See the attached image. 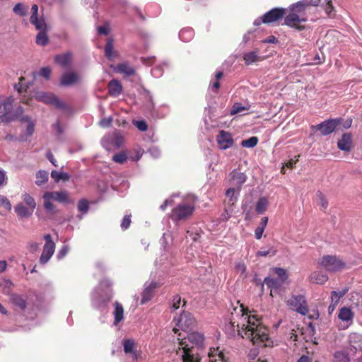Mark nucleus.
I'll return each instance as SVG.
<instances>
[{"instance_id": "1", "label": "nucleus", "mask_w": 362, "mask_h": 362, "mask_svg": "<svg viewBox=\"0 0 362 362\" xmlns=\"http://www.w3.org/2000/svg\"><path fill=\"white\" fill-rule=\"evenodd\" d=\"M230 315V322L226 327L230 334L237 332L240 337L248 339L255 345L270 346L272 341L268 329L255 315H249L243 305L235 308Z\"/></svg>"}, {"instance_id": "2", "label": "nucleus", "mask_w": 362, "mask_h": 362, "mask_svg": "<svg viewBox=\"0 0 362 362\" xmlns=\"http://www.w3.org/2000/svg\"><path fill=\"white\" fill-rule=\"evenodd\" d=\"M203 334L190 331L187 337L182 338V362H199L196 348L203 346Z\"/></svg>"}, {"instance_id": "3", "label": "nucleus", "mask_w": 362, "mask_h": 362, "mask_svg": "<svg viewBox=\"0 0 362 362\" xmlns=\"http://www.w3.org/2000/svg\"><path fill=\"white\" fill-rule=\"evenodd\" d=\"M271 274L276 277L268 276L264 278L262 288L266 285L270 289V296L272 297L277 295H281L284 291V284L288 279L286 269L280 267H274L271 269Z\"/></svg>"}, {"instance_id": "4", "label": "nucleus", "mask_w": 362, "mask_h": 362, "mask_svg": "<svg viewBox=\"0 0 362 362\" xmlns=\"http://www.w3.org/2000/svg\"><path fill=\"white\" fill-rule=\"evenodd\" d=\"M13 101L12 97L0 95V120L4 123H9L17 119L19 116L18 112H22L21 107L13 111Z\"/></svg>"}, {"instance_id": "5", "label": "nucleus", "mask_w": 362, "mask_h": 362, "mask_svg": "<svg viewBox=\"0 0 362 362\" xmlns=\"http://www.w3.org/2000/svg\"><path fill=\"white\" fill-rule=\"evenodd\" d=\"M37 100L43 102L46 104H50L55 106L58 109L66 110V105L61 101L53 93H46L43 91H35L33 95Z\"/></svg>"}, {"instance_id": "6", "label": "nucleus", "mask_w": 362, "mask_h": 362, "mask_svg": "<svg viewBox=\"0 0 362 362\" xmlns=\"http://www.w3.org/2000/svg\"><path fill=\"white\" fill-rule=\"evenodd\" d=\"M320 264L327 271L332 272L341 271L346 267L344 262L340 258L332 255L324 256L321 259Z\"/></svg>"}, {"instance_id": "7", "label": "nucleus", "mask_w": 362, "mask_h": 362, "mask_svg": "<svg viewBox=\"0 0 362 362\" xmlns=\"http://www.w3.org/2000/svg\"><path fill=\"white\" fill-rule=\"evenodd\" d=\"M307 21V18L303 15H299L292 12L284 16V25L298 31L305 29V26L303 23H306Z\"/></svg>"}, {"instance_id": "8", "label": "nucleus", "mask_w": 362, "mask_h": 362, "mask_svg": "<svg viewBox=\"0 0 362 362\" xmlns=\"http://www.w3.org/2000/svg\"><path fill=\"white\" fill-rule=\"evenodd\" d=\"M341 118L327 119L317 125H313L311 129L319 130L322 135L327 136L332 134L337 127L341 124Z\"/></svg>"}, {"instance_id": "9", "label": "nucleus", "mask_w": 362, "mask_h": 362, "mask_svg": "<svg viewBox=\"0 0 362 362\" xmlns=\"http://www.w3.org/2000/svg\"><path fill=\"white\" fill-rule=\"evenodd\" d=\"M286 9L284 8L276 7L265 13L261 17V23L264 24H272L276 23L284 18Z\"/></svg>"}, {"instance_id": "10", "label": "nucleus", "mask_w": 362, "mask_h": 362, "mask_svg": "<svg viewBox=\"0 0 362 362\" xmlns=\"http://www.w3.org/2000/svg\"><path fill=\"white\" fill-rule=\"evenodd\" d=\"M287 305L292 310L303 315H305L308 312L305 299L302 295L293 296L288 300Z\"/></svg>"}, {"instance_id": "11", "label": "nucleus", "mask_w": 362, "mask_h": 362, "mask_svg": "<svg viewBox=\"0 0 362 362\" xmlns=\"http://www.w3.org/2000/svg\"><path fill=\"white\" fill-rule=\"evenodd\" d=\"M197 198L194 194L182 197V219L192 216L194 211Z\"/></svg>"}, {"instance_id": "12", "label": "nucleus", "mask_w": 362, "mask_h": 362, "mask_svg": "<svg viewBox=\"0 0 362 362\" xmlns=\"http://www.w3.org/2000/svg\"><path fill=\"white\" fill-rule=\"evenodd\" d=\"M218 146L221 149H227L232 147L234 144L233 136L228 132L221 130L216 136Z\"/></svg>"}, {"instance_id": "13", "label": "nucleus", "mask_w": 362, "mask_h": 362, "mask_svg": "<svg viewBox=\"0 0 362 362\" xmlns=\"http://www.w3.org/2000/svg\"><path fill=\"white\" fill-rule=\"evenodd\" d=\"M320 3V0H303L297 2L296 4H292L290 6V11L296 13L299 15H303V13L305 8L310 6H317Z\"/></svg>"}, {"instance_id": "14", "label": "nucleus", "mask_w": 362, "mask_h": 362, "mask_svg": "<svg viewBox=\"0 0 362 362\" xmlns=\"http://www.w3.org/2000/svg\"><path fill=\"white\" fill-rule=\"evenodd\" d=\"M338 148L341 151H350L353 148V136L351 133H344L337 142Z\"/></svg>"}, {"instance_id": "15", "label": "nucleus", "mask_w": 362, "mask_h": 362, "mask_svg": "<svg viewBox=\"0 0 362 362\" xmlns=\"http://www.w3.org/2000/svg\"><path fill=\"white\" fill-rule=\"evenodd\" d=\"M230 183L231 186L237 187L238 189H240L242 185L245 182L247 178L244 173L236 170L230 173Z\"/></svg>"}, {"instance_id": "16", "label": "nucleus", "mask_w": 362, "mask_h": 362, "mask_svg": "<svg viewBox=\"0 0 362 362\" xmlns=\"http://www.w3.org/2000/svg\"><path fill=\"white\" fill-rule=\"evenodd\" d=\"M10 300L11 303L22 311L25 310L27 308V300L23 295L16 293L11 294Z\"/></svg>"}, {"instance_id": "17", "label": "nucleus", "mask_w": 362, "mask_h": 362, "mask_svg": "<svg viewBox=\"0 0 362 362\" xmlns=\"http://www.w3.org/2000/svg\"><path fill=\"white\" fill-rule=\"evenodd\" d=\"M78 81V76L74 72L64 73L61 78L60 84L64 86H70Z\"/></svg>"}, {"instance_id": "18", "label": "nucleus", "mask_w": 362, "mask_h": 362, "mask_svg": "<svg viewBox=\"0 0 362 362\" xmlns=\"http://www.w3.org/2000/svg\"><path fill=\"white\" fill-rule=\"evenodd\" d=\"M182 321H184L186 331H192L197 326V320L194 316L189 313L182 312Z\"/></svg>"}, {"instance_id": "19", "label": "nucleus", "mask_w": 362, "mask_h": 362, "mask_svg": "<svg viewBox=\"0 0 362 362\" xmlns=\"http://www.w3.org/2000/svg\"><path fill=\"white\" fill-rule=\"evenodd\" d=\"M157 286L158 284L156 282H151L145 288L142 293L141 304L146 303L153 298L154 290Z\"/></svg>"}, {"instance_id": "20", "label": "nucleus", "mask_w": 362, "mask_h": 362, "mask_svg": "<svg viewBox=\"0 0 362 362\" xmlns=\"http://www.w3.org/2000/svg\"><path fill=\"white\" fill-rule=\"evenodd\" d=\"M46 197L61 203L68 202V193L66 191L47 192Z\"/></svg>"}, {"instance_id": "21", "label": "nucleus", "mask_w": 362, "mask_h": 362, "mask_svg": "<svg viewBox=\"0 0 362 362\" xmlns=\"http://www.w3.org/2000/svg\"><path fill=\"white\" fill-rule=\"evenodd\" d=\"M54 248L55 246H53V245L47 244L44 245L43 251L40 258L41 264H46L49 261L54 254Z\"/></svg>"}, {"instance_id": "22", "label": "nucleus", "mask_w": 362, "mask_h": 362, "mask_svg": "<svg viewBox=\"0 0 362 362\" xmlns=\"http://www.w3.org/2000/svg\"><path fill=\"white\" fill-rule=\"evenodd\" d=\"M354 313L351 309L348 307L341 308L338 313V317L343 322H346L351 324L354 318Z\"/></svg>"}, {"instance_id": "23", "label": "nucleus", "mask_w": 362, "mask_h": 362, "mask_svg": "<svg viewBox=\"0 0 362 362\" xmlns=\"http://www.w3.org/2000/svg\"><path fill=\"white\" fill-rule=\"evenodd\" d=\"M104 52L105 57L112 60L113 58L117 56V52L114 51V39L109 37L107 40V43L105 46Z\"/></svg>"}, {"instance_id": "24", "label": "nucleus", "mask_w": 362, "mask_h": 362, "mask_svg": "<svg viewBox=\"0 0 362 362\" xmlns=\"http://www.w3.org/2000/svg\"><path fill=\"white\" fill-rule=\"evenodd\" d=\"M122 90V84L119 81L112 79L109 82L108 93L110 95L117 96L121 93Z\"/></svg>"}, {"instance_id": "25", "label": "nucleus", "mask_w": 362, "mask_h": 362, "mask_svg": "<svg viewBox=\"0 0 362 362\" xmlns=\"http://www.w3.org/2000/svg\"><path fill=\"white\" fill-rule=\"evenodd\" d=\"M243 60L246 65H250L252 63L261 61L262 58L259 55L258 51H252L243 54Z\"/></svg>"}, {"instance_id": "26", "label": "nucleus", "mask_w": 362, "mask_h": 362, "mask_svg": "<svg viewBox=\"0 0 362 362\" xmlns=\"http://www.w3.org/2000/svg\"><path fill=\"white\" fill-rule=\"evenodd\" d=\"M71 59V54L70 52L64 53L55 56L54 61L59 65L66 67L69 65Z\"/></svg>"}, {"instance_id": "27", "label": "nucleus", "mask_w": 362, "mask_h": 362, "mask_svg": "<svg viewBox=\"0 0 362 362\" xmlns=\"http://www.w3.org/2000/svg\"><path fill=\"white\" fill-rule=\"evenodd\" d=\"M114 315V324L117 325L124 318V308L121 303L116 301L115 303V310L113 312Z\"/></svg>"}, {"instance_id": "28", "label": "nucleus", "mask_w": 362, "mask_h": 362, "mask_svg": "<svg viewBox=\"0 0 362 362\" xmlns=\"http://www.w3.org/2000/svg\"><path fill=\"white\" fill-rule=\"evenodd\" d=\"M35 132V123L28 124L26 130L25 132L20 134V136L16 139V140L19 141H27L31 137Z\"/></svg>"}, {"instance_id": "29", "label": "nucleus", "mask_w": 362, "mask_h": 362, "mask_svg": "<svg viewBox=\"0 0 362 362\" xmlns=\"http://www.w3.org/2000/svg\"><path fill=\"white\" fill-rule=\"evenodd\" d=\"M14 210L20 218H28L30 217L33 214V211L29 210L22 203L18 204L15 206Z\"/></svg>"}, {"instance_id": "30", "label": "nucleus", "mask_w": 362, "mask_h": 362, "mask_svg": "<svg viewBox=\"0 0 362 362\" xmlns=\"http://www.w3.org/2000/svg\"><path fill=\"white\" fill-rule=\"evenodd\" d=\"M124 345V351L126 354H132V358L134 359H136L138 357V354L134 351V341L132 339H125L123 342Z\"/></svg>"}, {"instance_id": "31", "label": "nucleus", "mask_w": 362, "mask_h": 362, "mask_svg": "<svg viewBox=\"0 0 362 362\" xmlns=\"http://www.w3.org/2000/svg\"><path fill=\"white\" fill-rule=\"evenodd\" d=\"M310 279V281L313 283L323 284L328 280V276L325 274L315 272L311 274Z\"/></svg>"}, {"instance_id": "32", "label": "nucleus", "mask_w": 362, "mask_h": 362, "mask_svg": "<svg viewBox=\"0 0 362 362\" xmlns=\"http://www.w3.org/2000/svg\"><path fill=\"white\" fill-rule=\"evenodd\" d=\"M269 204L268 199L263 197L259 199L257 202L255 211L259 214H262L265 212Z\"/></svg>"}, {"instance_id": "33", "label": "nucleus", "mask_w": 362, "mask_h": 362, "mask_svg": "<svg viewBox=\"0 0 362 362\" xmlns=\"http://www.w3.org/2000/svg\"><path fill=\"white\" fill-rule=\"evenodd\" d=\"M1 287H2V292L5 295L11 296V294L13 293L11 292V291L14 287V284L10 279H4L1 281Z\"/></svg>"}, {"instance_id": "34", "label": "nucleus", "mask_w": 362, "mask_h": 362, "mask_svg": "<svg viewBox=\"0 0 362 362\" xmlns=\"http://www.w3.org/2000/svg\"><path fill=\"white\" fill-rule=\"evenodd\" d=\"M239 191L240 189H238V188L234 186L229 188L226 191V196L229 199L230 205H233L234 203L237 201V195L238 194Z\"/></svg>"}, {"instance_id": "35", "label": "nucleus", "mask_w": 362, "mask_h": 362, "mask_svg": "<svg viewBox=\"0 0 362 362\" xmlns=\"http://www.w3.org/2000/svg\"><path fill=\"white\" fill-rule=\"evenodd\" d=\"M30 23L35 25V29L37 30L39 32H48L49 30V26L45 23L44 18H42L40 19L38 18L36 20L35 22L32 21L30 22Z\"/></svg>"}, {"instance_id": "36", "label": "nucleus", "mask_w": 362, "mask_h": 362, "mask_svg": "<svg viewBox=\"0 0 362 362\" xmlns=\"http://www.w3.org/2000/svg\"><path fill=\"white\" fill-rule=\"evenodd\" d=\"M44 199V207L47 211V213L50 214H54L56 213L55 206L52 202V199L50 197H46V192L43 195Z\"/></svg>"}, {"instance_id": "37", "label": "nucleus", "mask_w": 362, "mask_h": 362, "mask_svg": "<svg viewBox=\"0 0 362 362\" xmlns=\"http://www.w3.org/2000/svg\"><path fill=\"white\" fill-rule=\"evenodd\" d=\"M47 33L48 32L41 31L37 34L35 42L37 45L45 46L48 44L49 38Z\"/></svg>"}, {"instance_id": "38", "label": "nucleus", "mask_w": 362, "mask_h": 362, "mask_svg": "<svg viewBox=\"0 0 362 362\" xmlns=\"http://www.w3.org/2000/svg\"><path fill=\"white\" fill-rule=\"evenodd\" d=\"M13 11L16 15L21 17H24L28 14V7L25 6L23 3H18L13 8Z\"/></svg>"}, {"instance_id": "39", "label": "nucleus", "mask_w": 362, "mask_h": 362, "mask_svg": "<svg viewBox=\"0 0 362 362\" xmlns=\"http://www.w3.org/2000/svg\"><path fill=\"white\" fill-rule=\"evenodd\" d=\"M334 362H350L349 354L345 351H338L334 354Z\"/></svg>"}, {"instance_id": "40", "label": "nucleus", "mask_w": 362, "mask_h": 362, "mask_svg": "<svg viewBox=\"0 0 362 362\" xmlns=\"http://www.w3.org/2000/svg\"><path fill=\"white\" fill-rule=\"evenodd\" d=\"M117 71L130 76L134 74V69L127 63H121L117 65Z\"/></svg>"}, {"instance_id": "41", "label": "nucleus", "mask_w": 362, "mask_h": 362, "mask_svg": "<svg viewBox=\"0 0 362 362\" xmlns=\"http://www.w3.org/2000/svg\"><path fill=\"white\" fill-rule=\"evenodd\" d=\"M36 178L35 184L40 186L48 180V173L45 170H39L36 174Z\"/></svg>"}, {"instance_id": "42", "label": "nucleus", "mask_w": 362, "mask_h": 362, "mask_svg": "<svg viewBox=\"0 0 362 362\" xmlns=\"http://www.w3.org/2000/svg\"><path fill=\"white\" fill-rule=\"evenodd\" d=\"M258 141L259 139L257 136H252L247 139L243 140L241 146L245 148H253L257 144Z\"/></svg>"}, {"instance_id": "43", "label": "nucleus", "mask_w": 362, "mask_h": 362, "mask_svg": "<svg viewBox=\"0 0 362 362\" xmlns=\"http://www.w3.org/2000/svg\"><path fill=\"white\" fill-rule=\"evenodd\" d=\"M145 156L146 157L158 158L160 156V151L158 146H151L146 151Z\"/></svg>"}, {"instance_id": "44", "label": "nucleus", "mask_w": 362, "mask_h": 362, "mask_svg": "<svg viewBox=\"0 0 362 362\" xmlns=\"http://www.w3.org/2000/svg\"><path fill=\"white\" fill-rule=\"evenodd\" d=\"M51 177L56 181H59L60 180H68L69 178V175L67 173L57 170H52L51 172Z\"/></svg>"}, {"instance_id": "45", "label": "nucleus", "mask_w": 362, "mask_h": 362, "mask_svg": "<svg viewBox=\"0 0 362 362\" xmlns=\"http://www.w3.org/2000/svg\"><path fill=\"white\" fill-rule=\"evenodd\" d=\"M22 198L25 203L33 211L36 207V202L33 197L28 194H24L22 195Z\"/></svg>"}, {"instance_id": "46", "label": "nucleus", "mask_w": 362, "mask_h": 362, "mask_svg": "<svg viewBox=\"0 0 362 362\" xmlns=\"http://www.w3.org/2000/svg\"><path fill=\"white\" fill-rule=\"evenodd\" d=\"M171 218L176 222L181 221V204H178L172 211Z\"/></svg>"}, {"instance_id": "47", "label": "nucleus", "mask_w": 362, "mask_h": 362, "mask_svg": "<svg viewBox=\"0 0 362 362\" xmlns=\"http://www.w3.org/2000/svg\"><path fill=\"white\" fill-rule=\"evenodd\" d=\"M78 209L83 214H86L89 209V203L86 199H81L78 203Z\"/></svg>"}, {"instance_id": "48", "label": "nucleus", "mask_w": 362, "mask_h": 362, "mask_svg": "<svg viewBox=\"0 0 362 362\" xmlns=\"http://www.w3.org/2000/svg\"><path fill=\"white\" fill-rule=\"evenodd\" d=\"M325 11L326 13L332 17L334 16V6L332 5V0H325Z\"/></svg>"}, {"instance_id": "49", "label": "nucleus", "mask_w": 362, "mask_h": 362, "mask_svg": "<svg viewBox=\"0 0 362 362\" xmlns=\"http://www.w3.org/2000/svg\"><path fill=\"white\" fill-rule=\"evenodd\" d=\"M297 160H287L286 162L281 163V173L284 174L286 173V168L292 169L295 166Z\"/></svg>"}, {"instance_id": "50", "label": "nucleus", "mask_w": 362, "mask_h": 362, "mask_svg": "<svg viewBox=\"0 0 362 362\" xmlns=\"http://www.w3.org/2000/svg\"><path fill=\"white\" fill-rule=\"evenodd\" d=\"M245 110L246 108L240 103H235L231 108L230 115H234Z\"/></svg>"}, {"instance_id": "51", "label": "nucleus", "mask_w": 362, "mask_h": 362, "mask_svg": "<svg viewBox=\"0 0 362 362\" xmlns=\"http://www.w3.org/2000/svg\"><path fill=\"white\" fill-rule=\"evenodd\" d=\"M0 206L4 207L8 211L11 209V204L5 196L0 195Z\"/></svg>"}, {"instance_id": "52", "label": "nucleus", "mask_w": 362, "mask_h": 362, "mask_svg": "<svg viewBox=\"0 0 362 362\" xmlns=\"http://www.w3.org/2000/svg\"><path fill=\"white\" fill-rule=\"evenodd\" d=\"M134 124L136 128L141 131L145 132L148 129L147 123L144 120H137L134 122Z\"/></svg>"}, {"instance_id": "53", "label": "nucleus", "mask_w": 362, "mask_h": 362, "mask_svg": "<svg viewBox=\"0 0 362 362\" xmlns=\"http://www.w3.org/2000/svg\"><path fill=\"white\" fill-rule=\"evenodd\" d=\"M131 222V215L124 216L120 225L122 229L124 230H127L129 227Z\"/></svg>"}, {"instance_id": "54", "label": "nucleus", "mask_w": 362, "mask_h": 362, "mask_svg": "<svg viewBox=\"0 0 362 362\" xmlns=\"http://www.w3.org/2000/svg\"><path fill=\"white\" fill-rule=\"evenodd\" d=\"M38 19V6L37 4H33L31 7V16L30 22L36 21Z\"/></svg>"}, {"instance_id": "55", "label": "nucleus", "mask_w": 362, "mask_h": 362, "mask_svg": "<svg viewBox=\"0 0 362 362\" xmlns=\"http://www.w3.org/2000/svg\"><path fill=\"white\" fill-rule=\"evenodd\" d=\"M145 91L147 93V94L148 95V101L150 103V104L148 105L147 107L149 110V111L151 112V115L154 116L155 105H154V103L153 100V96L148 90H145Z\"/></svg>"}, {"instance_id": "56", "label": "nucleus", "mask_w": 362, "mask_h": 362, "mask_svg": "<svg viewBox=\"0 0 362 362\" xmlns=\"http://www.w3.org/2000/svg\"><path fill=\"white\" fill-rule=\"evenodd\" d=\"M163 66L161 65L157 66L151 69V74L153 77L159 78L163 75Z\"/></svg>"}, {"instance_id": "57", "label": "nucleus", "mask_w": 362, "mask_h": 362, "mask_svg": "<svg viewBox=\"0 0 362 362\" xmlns=\"http://www.w3.org/2000/svg\"><path fill=\"white\" fill-rule=\"evenodd\" d=\"M51 69L48 66L42 67L40 71V76L48 80L50 78Z\"/></svg>"}, {"instance_id": "58", "label": "nucleus", "mask_w": 362, "mask_h": 362, "mask_svg": "<svg viewBox=\"0 0 362 362\" xmlns=\"http://www.w3.org/2000/svg\"><path fill=\"white\" fill-rule=\"evenodd\" d=\"M28 88V85L25 86L21 82L14 84V88L20 93H27V90Z\"/></svg>"}, {"instance_id": "59", "label": "nucleus", "mask_w": 362, "mask_h": 362, "mask_svg": "<svg viewBox=\"0 0 362 362\" xmlns=\"http://www.w3.org/2000/svg\"><path fill=\"white\" fill-rule=\"evenodd\" d=\"M112 122V117H109L107 118H103L100 121V125L102 127H108L110 126Z\"/></svg>"}, {"instance_id": "60", "label": "nucleus", "mask_w": 362, "mask_h": 362, "mask_svg": "<svg viewBox=\"0 0 362 362\" xmlns=\"http://www.w3.org/2000/svg\"><path fill=\"white\" fill-rule=\"evenodd\" d=\"M135 153L134 158H141L144 155H145L146 151H144L142 148L139 146H136L134 149Z\"/></svg>"}, {"instance_id": "61", "label": "nucleus", "mask_w": 362, "mask_h": 362, "mask_svg": "<svg viewBox=\"0 0 362 362\" xmlns=\"http://www.w3.org/2000/svg\"><path fill=\"white\" fill-rule=\"evenodd\" d=\"M122 141V137L119 133H115L113 143L117 146V148H119Z\"/></svg>"}, {"instance_id": "62", "label": "nucleus", "mask_w": 362, "mask_h": 362, "mask_svg": "<svg viewBox=\"0 0 362 362\" xmlns=\"http://www.w3.org/2000/svg\"><path fill=\"white\" fill-rule=\"evenodd\" d=\"M317 196L320 199V204L324 209H325L328 205V203H327L326 199L325 198V197L323 196V194L321 192H318Z\"/></svg>"}, {"instance_id": "63", "label": "nucleus", "mask_w": 362, "mask_h": 362, "mask_svg": "<svg viewBox=\"0 0 362 362\" xmlns=\"http://www.w3.org/2000/svg\"><path fill=\"white\" fill-rule=\"evenodd\" d=\"M341 298L337 294V291H333L331 293V303L334 304H338Z\"/></svg>"}, {"instance_id": "64", "label": "nucleus", "mask_w": 362, "mask_h": 362, "mask_svg": "<svg viewBox=\"0 0 362 362\" xmlns=\"http://www.w3.org/2000/svg\"><path fill=\"white\" fill-rule=\"evenodd\" d=\"M68 252H69V247L67 245H64L61 248L59 252H58V255H57L58 258H59V259L63 258L64 257H65L66 255Z\"/></svg>"}]
</instances>
